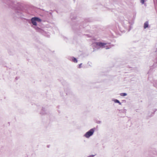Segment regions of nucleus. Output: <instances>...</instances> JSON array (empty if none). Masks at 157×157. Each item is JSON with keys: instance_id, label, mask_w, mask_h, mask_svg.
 I'll use <instances>...</instances> for the list:
<instances>
[{"instance_id": "f257e3e1", "label": "nucleus", "mask_w": 157, "mask_h": 157, "mask_svg": "<svg viewBox=\"0 0 157 157\" xmlns=\"http://www.w3.org/2000/svg\"><path fill=\"white\" fill-rule=\"evenodd\" d=\"M110 43L106 42H96L95 43L96 46L98 48H105V49H109L112 48L113 46L110 44Z\"/></svg>"}, {"instance_id": "f03ea898", "label": "nucleus", "mask_w": 157, "mask_h": 157, "mask_svg": "<svg viewBox=\"0 0 157 157\" xmlns=\"http://www.w3.org/2000/svg\"><path fill=\"white\" fill-rule=\"evenodd\" d=\"M95 131L94 128H92L87 132L84 135V136L87 138H89L93 134Z\"/></svg>"}, {"instance_id": "7ed1b4c3", "label": "nucleus", "mask_w": 157, "mask_h": 157, "mask_svg": "<svg viewBox=\"0 0 157 157\" xmlns=\"http://www.w3.org/2000/svg\"><path fill=\"white\" fill-rule=\"evenodd\" d=\"M31 21L33 25L36 26L37 25L36 22H41V20L37 17H32L31 19Z\"/></svg>"}, {"instance_id": "20e7f679", "label": "nucleus", "mask_w": 157, "mask_h": 157, "mask_svg": "<svg viewBox=\"0 0 157 157\" xmlns=\"http://www.w3.org/2000/svg\"><path fill=\"white\" fill-rule=\"evenodd\" d=\"M112 101H114L115 103H118L119 105H122L121 103V102H120V101L117 99L113 98L112 99Z\"/></svg>"}, {"instance_id": "39448f33", "label": "nucleus", "mask_w": 157, "mask_h": 157, "mask_svg": "<svg viewBox=\"0 0 157 157\" xmlns=\"http://www.w3.org/2000/svg\"><path fill=\"white\" fill-rule=\"evenodd\" d=\"M148 22H146L144 24V28L146 29L148 27Z\"/></svg>"}, {"instance_id": "423d86ee", "label": "nucleus", "mask_w": 157, "mask_h": 157, "mask_svg": "<svg viewBox=\"0 0 157 157\" xmlns=\"http://www.w3.org/2000/svg\"><path fill=\"white\" fill-rule=\"evenodd\" d=\"M71 59L72 61L73 62H74L75 63H76L78 61L76 58H75L74 57H71Z\"/></svg>"}, {"instance_id": "0eeeda50", "label": "nucleus", "mask_w": 157, "mask_h": 157, "mask_svg": "<svg viewBox=\"0 0 157 157\" xmlns=\"http://www.w3.org/2000/svg\"><path fill=\"white\" fill-rule=\"evenodd\" d=\"M120 95L121 96H125L127 95V94L126 93H121L120 94Z\"/></svg>"}, {"instance_id": "6e6552de", "label": "nucleus", "mask_w": 157, "mask_h": 157, "mask_svg": "<svg viewBox=\"0 0 157 157\" xmlns=\"http://www.w3.org/2000/svg\"><path fill=\"white\" fill-rule=\"evenodd\" d=\"M34 28L37 31H39L40 29L39 28L36 27H34Z\"/></svg>"}, {"instance_id": "1a4fd4ad", "label": "nucleus", "mask_w": 157, "mask_h": 157, "mask_svg": "<svg viewBox=\"0 0 157 157\" xmlns=\"http://www.w3.org/2000/svg\"><path fill=\"white\" fill-rule=\"evenodd\" d=\"M144 2V0H140V2L142 4H143Z\"/></svg>"}, {"instance_id": "9d476101", "label": "nucleus", "mask_w": 157, "mask_h": 157, "mask_svg": "<svg viewBox=\"0 0 157 157\" xmlns=\"http://www.w3.org/2000/svg\"><path fill=\"white\" fill-rule=\"evenodd\" d=\"M82 63H80L79 65V67H78V68H81L82 67Z\"/></svg>"}, {"instance_id": "9b49d317", "label": "nucleus", "mask_w": 157, "mask_h": 157, "mask_svg": "<svg viewBox=\"0 0 157 157\" xmlns=\"http://www.w3.org/2000/svg\"><path fill=\"white\" fill-rule=\"evenodd\" d=\"M94 155H90L88 156L87 157H93Z\"/></svg>"}, {"instance_id": "f8f14e48", "label": "nucleus", "mask_w": 157, "mask_h": 157, "mask_svg": "<svg viewBox=\"0 0 157 157\" xmlns=\"http://www.w3.org/2000/svg\"><path fill=\"white\" fill-rule=\"evenodd\" d=\"M97 123L98 124H100L101 123V121H97Z\"/></svg>"}, {"instance_id": "ddd939ff", "label": "nucleus", "mask_w": 157, "mask_h": 157, "mask_svg": "<svg viewBox=\"0 0 157 157\" xmlns=\"http://www.w3.org/2000/svg\"><path fill=\"white\" fill-rule=\"evenodd\" d=\"M44 109H43V110H44Z\"/></svg>"}, {"instance_id": "4468645a", "label": "nucleus", "mask_w": 157, "mask_h": 157, "mask_svg": "<svg viewBox=\"0 0 157 157\" xmlns=\"http://www.w3.org/2000/svg\"><path fill=\"white\" fill-rule=\"evenodd\" d=\"M42 113V114H44V113Z\"/></svg>"}]
</instances>
